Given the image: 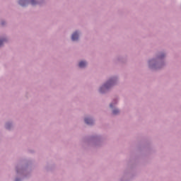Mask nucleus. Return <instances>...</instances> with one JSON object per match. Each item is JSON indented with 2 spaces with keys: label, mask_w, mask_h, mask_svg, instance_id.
<instances>
[{
  "label": "nucleus",
  "mask_w": 181,
  "mask_h": 181,
  "mask_svg": "<svg viewBox=\"0 0 181 181\" xmlns=\"http://www.w3.org/2000/svg\"><path fill=\"white\" fill-rule=\"evenodd\" d=\"M113 84L114 81L112 79H110L107 83H105L102 88H100V93H103V88H110V87H111V86H112Z\"/></svg>",
  "instance_id": "1"
},
{
  "label": "nucleus",
  "mask_w": 181,
  "mask_h": 181,
  "mask_svg": "<svg viewBox=\"0 0 181 181\" xmlns=\"http://www.w3.org/2000/svg\"><path fill=\"white\" fill-rule=\"evenodd\" d=\"M71 40L74 42L76 40H78V33L77 32H75L72 34Z\"/></svg>",
  "instance_id": "2"
},
{
  "label": "nucleus",
  "mask_w": 181,
  "mask_h": 181,
  "mask_svg": "<svg viewBox=\"0 0 181 181\" xmlns=\"http://www.w3.org/2000/svg\"><path fill=\"white\" fill-rule=\"evenodd\" d=\"M86 66H87V62H83V61L79 62V67H81V69H83V67H86Z\"/></svg>",
  "instance_id": "3"
},
{
  "label": "nucleus",
  "mask_w": 181,
  "mask_h": 181,
  "mask_svg": "<svg viewBox=\"0 0 181 181\" xmlns=\"http://www.w3.org/2000/svg\"><path fill=\"white\" fill-rule=\"evenodd\" d=\"M85 122H86V124H88V125H91V124H93V119L86 118L85 119Z\"/></svg>",
  "instance_id": "4"
},
{
  "label": "nucleus",
  "mask_w": 181,
  "mask_h": 181,
  "mask_svg": "<svg viewBox=\"0 0 181 181\" xmlns=\"http://www.w3.org/2000/svg\"><path fill=\"white\" fill-rule=\"evenodd\" d=\"M119 112V110L118 109H115L113 110V114L115 115H117V114H118Z\"/></svg>",
  "instance_id": "5"
},
{
  "label": "nucleus",
  "mask_w": 181,
  "mask_h": 181,
  "mask_svg": "<svg viewBox=\"0 0 181 181\" xmlns=\"http://www.w3.org/2000/svg\"><path fill=\"white\" fill-rule=\"evenodd\" d=\"M23 2H25V0H20L19 4L21 5V6H25V4H23Z\"/></svg>",
  "instance_id": "6"
},
{
  "label": "nucleus",
  "mask_w": 181,
  "mask_h": 181,
  "mask_svg": "<svg viewBox=\"0 0 181 181\" xmlns=\"http://www.w3.org/2000/svg\"><path fill=\"white\" fill-rule=\"evenodd\" d=\"M30 3H31V5H36V1L35 0H31Z\"/></svg>",
  "instance_id": "7"
},
{
  "label": "nucleus",
  "mask_w": 181,
  "mask_h": 181,
  "mask_svg": "<svg viewBox=\"0 0 181 181\" xmlns=\"http://www.w3.org/2000/svg\"><path fill=\"white\" fill-rule=\"evenodd\" d=\"M4 44V40H0V46H2Z\"/></svg>",
  "instance_id": "8"
},
{
  "label": "nucleus",
  "mask_w": 181,
  "mask_h": 181,
  "mask_svg": "<svg viewBox=\"0 0 181 181\" xmlns=\"http://www.w3.org/2000/svg\"><path fill=\"white\" fill-rule=\"evenodd\" d=\"M110 108H112V103L110 105Z\"/></svg>",
  "instance_id": "9"
},
{
  "label": "nucleus",
  "mask_w": 181,
  "mask_h": 181,
  "mask_svg": "<svg viewBox=\"0 0 181 181\" xmlns=\"http://www.w3.org/2000/svg\"><path fill=\"white\" fill-rule=\"evenodd\" d=\"M6 128H9V126H8V124H6Z\"/></svg>",
  "instance_id": "10"
},
{
  "label": "nucleus",
  "mask_w": 181,
  "mask_h": 181,
  "mask_svg": "<svg viewBox=\"0 0 181 181\" xmlns=\"http://www.w3.org/2000/svg\"><path fill=\"white\" fill-rule=\"evenodd\" d=\"M16 181H19V179H16Z\"/></svg>",
  "instance_id": "11"
}]
</instances>
